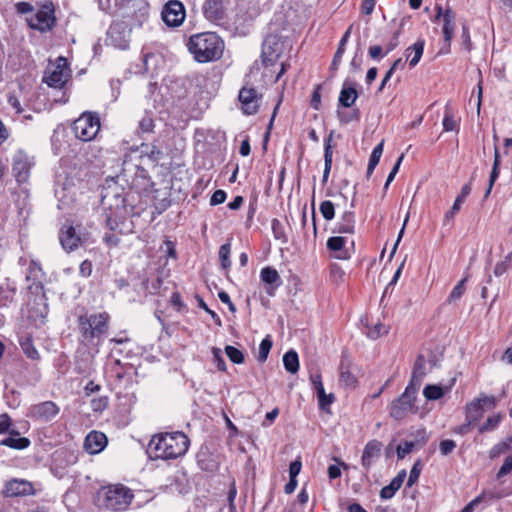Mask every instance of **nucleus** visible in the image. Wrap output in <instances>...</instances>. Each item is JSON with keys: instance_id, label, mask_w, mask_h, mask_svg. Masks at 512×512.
Masks as SVG:
<instances>
[{"instance_id": "1", "label": "nucleus", "mask_w": 512, "mask_h": 512, "mask_svg": "<svg viewBox=\"0 0 512 512\" xmlns=\"http://www.w3.org/2000/svg\"><path fill=\"white\" fill-rule=\"evenodd\" d=\"M189 443L182 432L160 433L152 437L147 452L151 459H175L187 452Z\"/></svg>"}, {"instance_id": "2", "label": "nucleus", "mask_w": 512, "mask_h": 512, "mask_svg": "<svg viewBox=\"0 0 512 512\" xmlns=\"http://www.w3.org/2000/svg\"><path fill=\"white\" fill-rule=\"evenodd\" d=\"M187 47L197 62L206 63L221 58L224 42L216 33L204 32L190 36Z\"/></svg>"}, {"instance_id": "3", "label": "nucleus", "mask_w": 512, "mask_h": 512, "mask_svg": "<svg viewBox=\"0 0 512 512\" xmlns=\"http://www.w3.org/2000/svg\"><path fill=\"white\" fill-rule=\"evenodd\" d=\"M133 498V491L122 484L104 487L99 493L101 505L113 512L125 511Z\"/></svg>"}, {"instance_id": "4", "label": "nucleus", "mask_w": 512, "mask_h": 512, "mask_svg": "<svg viewBox=\"0 0 512 512\" xmlns=\"http://www.w3.org/2000/svg\"><path fill=\"white\" fill-rule=\"evenodd\" d=\"M109 315L106 312L81 315L78 326L82 337L87 341L100 338L108 330Z\"/></svg>"}, {"instance_id": "5", "label": "nucleus", "mask_w": 512, "mask_h": 512, "mask_svg": "<svg viewBox=\"0 0 512 512\" xmlns=\"http://www.w3.org/2000/svg\"><path fill=\"white\" fill-rule=\"evenodd\" d=\"M116 201V207L114 209L110 207L109 213L106 214V226L110 231L117 232L118 234H129L133 232L134 225L128 217L124 198L117 197Z\"/></svg>"}, {"instance_id": "6", "label": "nucleus", "mask_w": 512, "mask_h": 512, "mask_svg": "<svg viewBox=\"0 0 512 512\" xmlns=\"http://www.w3.org/2000/svg\"><path fill=\"white\" fill-rule=\"evenodd\" d=\"M417 391L412 386L405 388V391L389 406V414L395 420H402L409 414L417 413L418 408L415 405Z\"/></svg>"}, {"instance_id": "7", "label": "nucleus", "mask_w": 512, "mask_h": 512, "mask_svg": "<svg viewBox=\"0 0 512 512\" xmlns=\"http://www.w3.org/2000/svg\"><path fill=\"white\" fill-rule=\"evenodd\" d=\"M72 130L79 140L91 141L100 130V118L96 113L84 112L74 121Z\"/></svg>"}, {"instance_id": "8", "label": "nucleus", "mask_w": 512, "mask_h": 512, "mask_svg": "<svg viewBox=\"0 0 512 512\" xmlns=\"http://www.w3.org/2000/svg\"><path fill=\"white\" fill-rule=\"evenodd\" d=\"M44 81L48 86L62 88L69 78V69L65 58H58L57 64L48 67Z\"/></svg>"}, {"instance_id": "9", "label": "nucleus", "mask_w": 512, "mask_h": 512, "mask_svg": "<svg viewBox=\"0 0 512 512\" xmlns=\"http://www.w3.org/2000/svg\"><path fill=\"white\" fill-rule=\"evenodd\" d=\"M161 15L167 26L178 27L186 17L185 7L178 0H170L164 5Z\"/></svg>"}, {"instance_id": "10", "label": "nucleus", "mask_w": 512, "mask_h": 512, "mask_svg": "<svg viewBox=\"0 0 512 512\" xmlns=\"http://www.w3.org/2000/svg\"><path fill=\"white\" fill-rule=\"evenodd\" d=\"M131 30L124 23H113L107 32V41L110 45L119 48L126 49L129 46V36Z\"/></svg>"}, {"instance_id": "11", "label": "nucleus", "mask_w": 512, "mask_h": 512, "mask_svg": "<svg viewBox=\"0 0 512 512\" xmlns=\"http://www.w3.org/2000/svg\"><path fill=\"white\" fill-rule=\"evenodd\" d=\"M59 239L62 247L68 252L77 249L86 240L85 236L77 232L76 228L69 223L62 226Z\"/></svg>"}, {"instance_id": "12", "label": "nucleus", "mask_w": 512, "mask_h": 512, "mask_svg": "<svg viewBox=\"0 0 512 512\" xmlns=\"http://www.w3.org/2000/svg\"><path fill=\"white\" fill-rule=\"evenodd\" d=\"M59 407L52 401H44L29 408L28 416L36 421L48 422L59 413Z\"/></svg>"}, {"instance_id": "13", "label": "nucleus", "mask_w": 512, "mask_h": 512, "mask_svg": "<svg viewBox=\"0 0 512 512\" xmlns=\"http://www.w3.org/2000/svg\"><path fill=\"white\" fill-rule=\"evenodd\" d=\"M33 162L23 151H18L13 157L12 171L18 183H25L29 179Z\"/></svg>"}, {"instance_id": "14", "label": "nucleus", "mask_w": 512, "mask_h": 512, "mask_svg": "<svg viewBox=\"0 0 512 512\" xmlns=\"http://www.w3.org/2000/svg\"><path fill=\"white\" fill-rule=\"evenodd\" d=\"M238 99L244 114L253 115L258 111L260 96L255 88L243 86L239 91Z\"/></svg>"}, {"instance_id": "15", "label": "nucleus", "mask_w": 512, "mask_h": 512, "mask_svg": "<svg viewBox=\"0 0 512 512\" xmlns=\"http://www.w3.org/2000/svg\"><path fill=\"white\" fill-rule=\"evenodd\" d=\"M227 0H206L203 4V13L207 20L218 23L226 15Z\"/></svg>"}, {"instance_id": "16", "label": "nucleus", "mask_w": 512, "mask_h": 512, "mask_svg": "<svg viewBox=\"0 0 512 512\" xmlns=\"http://www.w3.org/2000/svg\"><path fill=\"white\" fill-rule=\"evenodd\" d=\"M33 484L24 479H12L8 481L3 490L5 497L28 496L34 494Z\"/></svg>"}, {"instance_id": "17", "label": "nucleus", "mask_w": 512, "mask_h": 512, "mask_svg": "<svg viewBox=\"0 0 512 512\" xmlns=\"http://www.w3.org/2000/svg\"><path fill=\"white\" fill-rule=\"evenodd\" d=\"M54 24L53 10L48 7L40 9L29 21V25L32 29L39 30L41 32L48 31Z\"/></svg>"}, {"instance_id": "18", "label": "nucleus", "mask_w": 512, "mask_h": 512, "mask_svg": "<svg viewBox=\"0 0 512 512\" xmlns=\"http://www.w3.org/2000/svg\"><path fill=\"white\" fill-rule=\"evenodd\" d=\"M486 404L494 407L496 404L495 398L493 396H484L467 405L466 418L469 423H474L483 416V406Z\"/></svg>"}, {"instance_id": "19", "label": "nucleus", "mask_w": 512, "mask_h": 512, "mask_svg": "<svg viewBox=\"0 0 512 512\" xmlns=\"http://www.w3.org/2000/svg\"><path fill=\"white\" fill-rule=\"evenodd\" d=\"M107 445V437L104 433L98 431L90 432L84 441V448L90 454L101 452Z\"/></svg>"}, {"instance_id": "20", "label": "nucleus", "mask_w": 512, "mask_h": 512, "mask_svg": "<svg viewBox=\"0 0 512 512\" xmlns=\"http://www.w3.org/2000/svg\"><path fill=\"white\" fill-rule=\"evenodd\" d=\"M428 440V436L426 434L425 429H420L417 431L416 439L413 441H405L403 444L397 446V456L399 459H403L407 454H409L415 448L423 447Z\"/></svg>"}, {"instance_id": "21", "label": "nucleus", "mask_w": 512, "mask_h": 512, "mask_svg": "<svg viewBox=\"0 0 512 512\" xmlns=\"http://www.w3.org/2000/svg\"><path fill=\"white\" fill-rule=\"evenodd\" d=\"M455 19L456 15L451 8L445 9L444 20H443V37L446 43V53L449 52L451 40L454 37L455 32Z\"/></svg>"}, {"instance_id": "22", "label": "nucleus", "mask_w": 512, "mask_h": 512, "mask_svg": "<svg viewBox=\"0 0 512 512\" xmlns=\"http://www.w3.org/2000/svg\"><path fill=\"white\" fill-rule=\"evenodd\" d=\"M260 279L266 285L270 287L267 288V293L269 295H273V290L281 285V277L277 270L272 267H264L260 272Z\"/></svg>"}, {"instance_id": "23", "label": "nucleus", "mask_w": 512, "mask_h": 512, "mask_svg": "<svg viewBox=\"0 0 512 512\" xmlns=\"http://www.w3.org/2000/svg\"><path fill=\"white\" fill-rule=\"evenodd\" d=\"M358 98V92L354 87V83L345 81L339 95V105L345 108L351 107Z\"/></svg>"}, {"instance_id": "24", "label": "nucleus", "mask_w": 512, "mask_h": 512, "mask_svg": "<svg viewBox=\"0 0 512 512\" xmlns=\"http://www.w3.org/2000/svg\"><path fill=\"white\" fill-rule=\"evenodd\" d=\"M426 362L423 355H419L415 361L412 376L408 386H412L418 390L421 386L422 380L426 375Z\"/></svg>"}, {"instance_id": "25", "label": "nucleus", "mask_w": 512, "mask_h": 512, "mask_svg": "<svg viewBox=\"0 0 512 512\" xmlns=\"http://www.w3.org/2000/svg\"><path fill=\"white\" fill-rule=\"evenodd\" d=\"M382 444L378 440L369 441L362 454V465L368 470L373 463L374 458L378 457Z\"/></svg>"}, {"instance_id": "26", "label": "nucleus", "mask_w": 512, "mask_h": 512, "mask_svg": "<svg viewBox=\"0 0 512 512\" xmlns=\"http://www.w3.org/2000/svg\"><path fill=\"white\" fill-rule=\"evenodd\" d=\"M406 478V471H400L395 478L392 479L389 485L383 487L380 490V497L382 499H391L395 493L401 488L404 480Z\"/></svg>"}, {"instance_id": "27", "label": "nucleus", "mask_w": 512, "mask_h": 512, "mask_svg": "<svg viewBox=\"0 0 512 512\" xmlns=\"http://www.w3.org/2000/svg\"><path fill=\"white\" fill-rule=\"evenodd\" d=\"M470 192H471V184L467 183L462 187L461 192L456 197L451 209L446 212V214L444 216V224H446L450 220H452L454 218V216L456 215V213L459 212V210L461 209L462 203L465 201L466 197L470 194Z\"/></svg>"}, {"instance_id": "28", "label": "nucleus", "mask_w": 512, "mask_h": 512, "mask_svg": "<svg viewBox=\"0 0 512 512\" xmlns=\"http://www.w3.org/2000/svg\"><path fill=\"white\" fill-rule=\"evenodd\" d=\"M509 495H512V490H509L507 488L502 489L494 487L491 489H484L479 494V497L481 498L482 502L491 503L502 498L508 497Z\"/></svg>"}, {"instance_id": "29", "label": "nucleus", "mask_w": 512, "mask_h": 512, "mask_svg": "<svg viewBox=\"0 0 512 512\" xmlns=\"http://www.w3.org/2000/svg\"><path fill=\"white\" fill-rule=\"evenodd\" d=\"M424 45L425 41L423 39H418L413 45L409 46L405 50V56L407 59H409L413 54L412 58L409 60L410 67H415L419 63L423 55Z\"/></svg>"}, {"instance_id": "30", "label": "nucleus", "mask_w": 512, "mask_h": 512, "mask_svg": "<svg viewBox=\"0 0 512 512\" xmlns=\"http://www.w3.org/2000/svg\"><path fill=\"white\" fill-rule=\"evenodd\" d=\"M354 228H355L354 213L351 211H345L341 215L340 220L337 223L335 231L338 233L352 234V233H354Z\"/></svg>"}, {"instance_id": "31", "label": "nucleus", "mask_w": 512, "mask_h": 512, "mask_svg": "<svg viewBox=\"0 0 512 512\" xmlns=\"http://www.w3.org/2000/svg\"><path fill=\"white\" fill-rule=\"evenodd\" d=\"M346 243V239L341 236L330 237L327 240V248L335 253V257L338 259H347L348 253L345 251L344 245Z\"/></svg>"}, {"instance_id": "32", "label": "nucleus", "mask_w": 512, "mask_h": 512, "mask_svg": "<svg viewBox=\"0 0 512 512\" xmlns=\"http://www.w3.org/2000/svg\"><path fill=\"white\" fill-rule=\"evenodd\" d=\"M500 165H501V160H500L499 148L497 145H495V147H494V162H493V167H492V171H491L490 178H489V184H488V187H487L485 195H484L485 198H487L490 195L492 187H493L495 181L499 177Z\"/></svg>"}, {"instance_id": "33", "label": "nucleus", "mask_w": 512, "mask_h": 512, "mask_svg": "<svg viewBox=\"0 0 512 512\" xmlns=\"http://www.w3.org/2000/svg\"><path fill=\"white\" fill-rule=\"evenodd\" d=\"M512 450V435L495 444L489 451V457L495 459Z\"/></svg>"}, {"instance_id": "34", "label": "nucleus", "mask_w": 512, "mask_h": 512, "mask_svg": "<svg viewBox=\"0 0 512 512\" xmlns=\"http://www.w3.org/2000/svg\"><path fill=\"white\" fill-rule=\"evenodd\" d=\"M283 364L289 373H297L299 370L298 354L294 350L287 351L283 356Z\"/></svg>"}, {"instance_id": "35", "label": "nucleus", "mask_w": 512, "mask_h": 512, "mask_svg": "<svg viewBox=\"0 0 512 512\" xmlns=\"http://www.w3.org/2000/svg\"><path fill=\"white\" fill-rule=\"evenodd\" d=\"M330 141H331V136H329V138L326 142V145H325V151H324V162L325 163H324V172H323V177H322L323 184H326L329 174H330V171H331V167H332L333 150H332V146L330 145Z\"/></svg>"}, {"instance_id": "36", "label": "nucleus", "mask_w": 512, "mask_h": 512, "mask_svg": "<svg viewBox=\"0 0 512 512\" xmlns=\"http://www.w3.org/2000/svg\"><path fill=\"white\" fill-rule=\"evenodd\" d=\"M154 119L151 112L145 111L138 121V134L152 133L154 130Z\"/></svg>"}, {"instance_id": "37", "label": "nucleus", "mask_w": 512, "mask_h": 512, "mask_svg": "<svg viewBox=\"0 0 512 512\" xmlns=\"http://www.w3.org/2000/svg\"><path fill=\"white\" fill-rule=\"evenodd\" d=\"M383 146H384V142L381 141L379 144H377L374 147V149L370 155V159H369V163H368V167H367V177L371 176L375 167L378 165L381 155L383 153Z\"/></svg>"}, {"instance_id": "38", "label": "nucleus", "mask_w": 512, "mask_h": 512, "mask_svg": "<svg viewBox=\"0 0 512 512\" xmlns=\"http://www.w3.org/2000/svg\"><path fill=\"white\" fill-rule=\"evenodd\" d=\"M1 444L15 449H24L29 446L30 441L25 437L9 436L2 440Z\"/></svg>"}, {"instance_id": "39", "label": "nucleus", "mask_w": 512, "mask_h": 512, "mask_svg": "<svg viewBox=\"0 0 512 512\" xmlns=\"http://www.w3.org/2000/svg\"><path fill=\"white\" fill-rule=\"evenodd\" d=\"M444 393V388L439 385H427L423 390V395L427 400H438Z\"/></svg>"}, {"instance_id": "40", "label": "nucleus", "mask_w": 512, "mask_h": 512, "mask_svg": "<svg viewBox=\"0 0 512 512\" xmlns=\"http://www.w3.org/2000/svg\"><path fill=\"white\" fill-rule=\"evenodd\" d=\"M20 345H21V348H22L24 354L28 358H30L32 360L39 359V353H38L37 349L34 347L32 340L30 338H25L24 340H22L20 342Z\"/></svg>"}, {"instance_id": "41", "label": "nucleus", "mask_w": 512, "mask_h": 512, "mask_svg": "<svg viewBox=\"0 0 512 512\" xmlns=\"http://www.w3.org/2000/svg\"><path fill=\"white\" fill-rule=\"evenodd\" d=\"M272 345H273V342L270 338V336H266L260 343V346H259V352H258V361L259 362H265L267 357H268V354L272 348Z\"/></svg>"}, {"instance_id": "42", "label": "nucleus", "mask_w": 512, "mask_h": 512, "mask_svg": "<svg viewBox=\"0 0 512 512\" xmlns=\"http://www.w3.org/2000/svg\"><path fill=\"white\" fill-rule=\"evenodd\" d=\"M501 421H502L501 413H498L497 415L488 417L486 422L479 427V432L485 433L488 431H493L498 427V425L500 424Z\"/></svg>"}, {"instance_id": "43", "label": "nucleus", "mask_w": 512, "mask_h": 512, "mask_svg": "<svg viewBox=\"0 0 512 512\" xmlns=\"http://www.w3.org/2000/svg\"><path fill=\"white\" fill-rule=\"evenodd\" d=\"M443 127H444V130L447 132L458 130V123L454 119L453 113L448 106H446V108H445Z\"/></svg>"}, {"instance_id": "44", "label": "nucleus", "mask_w": 512, "mask_h": 512, "mask_svg": "<svg viewBox=\"0 0 512 512\" xmlns=\"http://www.w3.org/2000/svg\"><path fill=\"white\" fill-rule=\"evenodd\" d=\"M225 353L229 360L235 364H242L244 362L243 352L234 346L227 345L225 347Z\"/></svg>"}, {"instance_id": "45", "label": "nucleus", "mask_w": 512, "mask_h": 512, "mask_svg": "<svg viewBox=\"0 0 512 512\" xmlns=\"http://www.w3.org/2000/svg\"><path fill=\"white\" fill-rule=\"evenodd\" d=\"M230 253H231V245L230 243L223 244L219 249V259L221 262V266L224 269H228L231 266L230 261Z\"/></svg>"}, {"instance_id": "46", "label": "nucleus", "mask_w": 512, "mask_h": 512, "mask_svg": "<svg viewBox=\"0 0 512 512\" xmlns=\"http://www.w3.org/2000/svg\"><path fill=\"white\" fill-rule=\"evenodd\" d=\"M319 210H320V213L322 214L323 218L327 221L332 220L335 216L334 204L329 200H325V201L321 202Z\"/></svg>"}, {"instance_id": "47", "label": "nucleus", "mask_w": 512, "mask_h": 512, "mask_svg": "<svg viewBox=\"0 0 512 512\" xmlns=\"http://www.w3.org/2000/svg\"><path fill=\"white\" fill-rule=\"evenodd\" d=\"M512 262V253H509L505 256L504 260L501 262H498L494 267V274L495 276L499 277L502 276L504 273L507 272V270L511 267Z\"/></svg>"}, {"instance_id": "48", "label": "nucleus", "mask_w": 512, "mask_h": 512, "mask_svg": "<svg viewBox=\"0 0 512 512\" xmlns=\"http://www.w3.org/2000/svg\"><path fill=\"white\" fill-rule=\"evenodd\" d=\"M316 393L319 400V406L321 409H325L326 407L330 406L335 400V397L332 393H325L324 387H320V389H318Z\"/></svg>"}, {"instance_id": "49", "label": "nucleus", "mask_w": 512, "mask_h": 512, "mask_svg": "<svg viewBox=\"0 0 512 512\" xmlns=\"http://www.w3.org/2000/svg\"><path fill=\"white\" fill-rule=\"evenodd\" d=\"M272 232L275 239L282 241L283 243L287 242V237L284 232V227L278 219H273L272 223Z\"/></svg>"}, {"instance_id": "50", "label": "nucleus", "mask_w": 512, "mask_h": 512, "mask_svg": "<svg viewBox=\"0 0 512 512\" xmlns=\"http://www.w3.org/2000/svg\"><path fill=\"white\" fill-rule=\"evenodd\" d=\"M512 473V454L508 455L496 473V478L499 480Z\"/></svg>"}, {"instance_id": "51", "label": "nucleus", "mask_w": 512, "mask_h": 512, "mask_svg": "<svg viewBox=\"0 0 512 512\" xmlns=\"http://www.w3.org/2000/svg\"><path fill=\"white\" fill-rule=\"evenodd\" d=\"M212 356L213 363L216 365L219 371H226V363L222 356V351L220 348L213 347L212 348Z\"/></svg>"}, {"instance_id": "52", "label": "nucleus", "mask_w": 512, "mask_h": 512, "mask_svg": "<svg viewBox=\"0 0 512 512\" xmlns=\"http://www.w3.org/2000/svg\"><path fill=\"white\" fill-rule=\"evenodd\" d=\"M465 282L466 279H462L458 284L452 289L448 301L453 302L461 298L465 291Z\"/></svg>"}, {"instance_id": "53", "label": "nucleus", "mask_w": 512, "mask_h": 512, "mask_svg": "<svg viewBox=\"0 0 512 512\" xmlns=\"http://www.w3.org/2000/svg\"><path fill=\"white\" fill-rule=\"evenodd\" d=\"M107 406L108 398L106 396H101L91 400V409L94 412H102L107 408Z\"/></svg>"}, {"instance_id": "54", "label": "nucleus", "mask_w": 512, "mask_h": 512, "mask_svg": "<svg viewBox=\"0 0 512 512\" xmlns=\"http://www.w3.org/2000/svg\"><path fill=\"white\" fill-rule=\"evenodd\" d=\"M388 332V329L385 325L381 323L375 324L371 329L368 330L367 335L371 339H377L381 335H384Z\"/></svg>"}, {"instance_id": "55", "label": "nucleus", "mask_w": 512, "mask_h": 512, "mask_svg": "<svg viewBox=\"0 0 512 512\" xmlns=\"http://www.w3.org/2000/svg\"><path fill=\"white\" fill-rule=\"evenodd\" d=\"M421 473V465L420 461H417L412 469L410 470L407 486L411 487L413 486L417 481Z\"/></svg>"}, {"instance_id": "56", "label": "nucleus", "mask_w": 512, "mask_h": 512, "mask_svg": "<svg viewBox=\"0 0 512 512\" xmlns=\"http://www.w3.org/2000/svg\"><path fill=\"white\" fill-rule=\"evenodd\" d=\"M456 447L454 440L446 439L440 442L439 449L443 456H447L453 452Z\"/></svg>"}, {"instance_id": "57", "label": "nucleus", "mask_w": 512, "mask_h": 512, "mask_svg": "<svg viewBox=\"0 0 512 512\" xmlns=\"http://www.w3.org/2000/svg\"><path fill=\"white\" fill-rule=\"evenodd\" d=\"M356 378L354 375L348 371L344 370L343 367L341 368L340 372V382L343 383L345 386H354L356 384Z\"/></svg>"}, {"instance_id": "58", "label": "nucleus", "mask_w": 512, "mask_h": 512, "mask_svg": "<svg viewBox=\"0 0 512 512\" xmlns=\"http://www.w3.org/2000/svg\"><path fill=\"white\" fill-rule=\"evenodd\" d=\"M226 192L224 190L218 189L216 190L211 198H210V205L215 206L222 204L226 200Z\"/></svg>"}, {"instance_id": "59", "label": "nucleus", "mask_w": 512, "mask_h": 512, "mask_svg": "<svg viewBox=\"0 0 512 512\" xmlns=\"http://www.w3.org/2000/svg\"><path fill=\"white\" fill-rule=\"evenodd\" d=\"M93 271V265L91 261L84 260L79 267V273L82 277H90Z\"/></svg>"}, {"instance_id": "60", "label": "nucleus", "mask_w": 512, "mask_h": 512, "mask_svg": "<svg viewBox=\"0 0 512 512\" xmlns=\"http://www.w3.org/2000/svg\"><path fill=\"white\" fill-rule=\"evenodd\" d=\"M8 103H9V105H10L13 109H15V111H16V113H17V114H20V113H22V112H23V108H22V106H21V103H20V101H19V99H18V97H17L16 95H14V94L10 93V94L8 95Z\"/></svg>"}, {"instance_id": "61", "label": "nucleus", "mask_w": 512, "mask_h": 512, "mask_svg": "<svg viewBox=\"0 0 512 512\" xmlns=\"http://www.w3.org/2000/svg\"><path fill=\"white\" fill-rule=\"evenodd\" d=\"M301 468H302V463L300 460H295V461L291 462L290 466H289V477L296 478L299 475Z\"/></svg>"}, {"instance_id": "62", "label": "nucleus", "mask_w": 512, "mask_h": 512, "mask_svg": "<svg viewBox=\"0 0 512 512\" xmlns=\"http://www.w3.org/2000/svg\"><path fill=\"white\" fill-rule=\"evenodd\" d=\"M461 38H462L463 46L465 47L466 50L469 51L471 49V39H470V34H469V28L465 24L462 26Z\"/></svg>"}, {"instance_id": "63", "label": "nucleus", "mask_w": 512, "mask_h": 512, "mask_svg": "<svg viewBox=\"0 0 512 512\" xmlns=\"http://www.w3.org/2000/svg\"><path fill=\"white\" fill-rule=\"evenodd\" d=\"M320 90H321V86L318 85L313 94H312V98H311V106L315 109V110H318L319 107H320V104H321V94H320Z\"/></svg>"}, {"instance_id": "64", "label": "nucleus", "mask_w": 512, "mask_h": 512, "mask_svg": "<svg viewBox=\"0 0 512 512\" xmlns=\"http://www.w3.org/2000/svg\"><path fill=\"white\" fill-rule=\"evenodd\" d=\"M377 0H363L361 9L365 15H370L376 5Z\"/></svg>"}]
</instances>
